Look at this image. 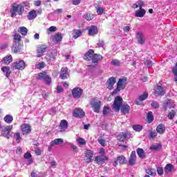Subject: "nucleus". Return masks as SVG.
<instances>
[{"label":"nucleus","instance_id":"f257e3e1","mask_svg":"<svg viewBox=\"0 0 177 177\" xmlns=\"http://www.w3.org/2000/svg\"><path fill=\"white\" fill-rule=\"evenodd\" d=\"M123 102L124 100H122V97L116 96L113 102V109L116 113H118L120 110L122 115H127V114H129L131 106H129L128 104L122 105Z\"/></svg>","mask_w":177,"mask_h":177},{"label":"nucleus","instance_id":"f03ea898","mask_svg":"<svg viewBox=\"0 0 177 177\" xmlns=\"http://www.w3.org/2000/svg\"><path fill=\"white\" fill-rule=\"evenodd\" d=\"M84 60L86 62H91V60L92 62L88 65V67L95 68L97 66L99 62L103 60V56L100 54H95V50L90 49L84 54Z\"/></svg>","mask_w":177,"mask_h":177},{"label":"nucleus","instance_id":"7ed1b4c3","mask_svg":"<svg viewBox=\"0 0 177 177\" xmlns=\"http://www.w3.org/2000/svg\"><path fill=\"white\" fill-rule=\"evenodd\" d=\"M10 13L11 17H16V13H18L19 16H23V13H24V6L21 4H17L16 3H14L12 4Z\"/></svg>","mask_w":177,"mask_h":177},{"label":"nucleus","instance_id":"20e7f679","mask_svg":"<svg viewBox=\"0 0 177 177\" xmlns=\"http://www.w3.org/2000/svg\"><path fill=\"white\" fill-rule=\"evenodd\" d=\"M127 77L120 78L117 83L116 88L111 93V96H114V95L118 93L120 91H123V89L127 86Z\"/></svg>","mask_w":177,"mask_h":177},{"label":"nucleus","instance_id":"39448f33","mask_svg":"<svg viewBox=\"0 0 177 177\" xmlns=\"http://www.w3.org/2000/svg\"><path fill=\"white\" fill-rule=\"evenodd\" d=\"M90 104L94 113H97V114L100 113V109L102 107V101L97 100V99L96 98H92L90 100Z\"/></svg>","mask_w":177,"mask_h":177},{"label":"nucleus","instance_id":"423d86ee","mask_svg":"<svg viewBox=\"0 0 177 177\" xmlns=\"http://www.w3.org/2000/svg\"><path fill=\"white\" fill-rule=\"evenodd\" d=\"M37 80H44L46 85H50L52 84V77L48 75V73L43 71L38 73V77Z\"/></svg>","mask_w":177,"mask_h":177},{"label":"nucleus","instance_id":"0eeeda50","mask_svg":"<svg viewBox=\"0 0 177 177\" xmlns=\"http://www.w3.org/2000/svg\"><path fill=\"white\" fill-rule=\"evenodd\" d=\"M12 70H21L23 71L26 68V62L24 60H19L18 62H13L11 66Z\"/></svg>","mask_w":177,"mask_h":177},{"label":"nucleus","instance_id":"6e6552de","mask_svg":"<svg viewBox=\"0 0 177 177\" xmlns=\"http://www.w3.org/2000/svg\"><path fill=\"white\" fill-rule=\"evenodd\" d=\"M48 49V45L46 44H40L37 47V57H42L44 53L46 52Z\"/></svg>","mask_w":177,"mask_h":177},{"label":"nucleus","instance_id":"1a4fd4ad","mask_svg":"<svg viewBox=\"0 0 177 177\" xmlns=\"http://www.w3.org/2000/svg\"><path fill=\"white\" fill-rule=\"evenodd\" d=\"M32 131L30 124L24 123L21 125V132L22 135H28Z\"/></svg>","mask_w":177,"mask_h":177},{"label":"nucleus","instance_id":"9d476101","mask_svg":"<svg viewBox=\"0 0 177 177\" xmlns=\"http://www.w3.org/2000/svg\"><path fill=\"white\" fill-rule=\"evenodd\" d=\"M82 93H84V90L80 87H75L72 90V95L74 99H80L82 96Z\"/></svg>","mask_w":177,"mask_h":177},{"label":"nucleus","instance_id":"9b49d317","mask_svg":"<svg viewBox=\"0 0 177 177\" xmlns=\"http://www.w3.org/2000/svg\"><path fill=\"white\" fill-rule=\"evenodd\" d=\"M73 115L76 118H84L85 117V111L81 108H75L73 110Z\"/></svg>","mask_w":177,"mask_h":177},{"label":"nucleus","instance_id":"f8f14e48","mask_svg":"<svg viewBox=\"0 0 177 177\" xmlns=\"http://www.w3.org/2000/svg\"><path fill=\"white\" fill-rule=\"evenodd\" d=\"M118 163L120 165H124V164L127 163V158H125L124 156H118L117 159L113 162V167H117V165H118Z\"/></svg>","mask_w":177,"mask_h":177},{"label":"nucleus","instance_id":"ddd939ff","mask_svg":"<svg viewBox=\"0 0 177 177\" xmlns=\"http://www.w3.org/2000/svg\"><path fill=\"white\" fill-rule=\"evenodd\" d=\"M153 95L155 96H164L165 95V91H164L162 86L157 85L153 88Z\"/></svg>","mask_w":177,"mask_h":177},{"label":"nucleus","instance_id":"4468645a","mask_svg":"<svg viewBox=\"0 0 177 177\" xmlns=\"http://www.w3.org/2000/svg\"><path fill=\"white\" fill-rule=\"evenodd\" d=\"M70 77V73H68V68L63 67L61 68L59 73V78L61 80H67Z\"/></svg>","mask_w":177,"mask_h":177},{"label":"nucleus","instance_id":"2eb2a0df","mask_svg":"<svg viewBox=\"0 0 177 177\" xmlns=\"http://www.w3.org/2000/svg\"><path fill=\"white\" fill-rule=\"evenodd\" d=\"M50 41L54 42V44H59V42H62V39H63V37L62 36L61 32H57L55 35H53L50 37Z\"/></svg>","mask_w":177,"mask_h":177},{"label":"nucleus","instance_id":"dca6fc26","mask_svg":"<svg viewBox=\"0 0 177 177\" xmlns=\"http://www.w3.org/2000/svg\"><path fill=\"white\" fill-rule=\"evenodd\" d=\"M94 161L95 164L100 165L102 162H104L105 161H109V157L106 156H97L95 157Z\"/></svg>","mask_w":177,"mask_h":177},{"label":"nucleus","instance_id":"f3484780","mask_svg":"<svg viewBox=\"0 0 177 177\" xmlns=\"http://www.w3.org/2000/svg\"><path fill=\"white\" fill-rule=\"evenodd\" d=\"M85 154V161L87 162V164H89L92 162V158L93 157V151L92 150L87 149L84 152Z\"/></svg>","mask_w":177,"mask_h":177},{"label":"nucleus","instance_id":"a211bd4d","mask_svg":"<svg viewBox=\"0 0 177 177\" xmlns=\"http://www.w3.org/2000/svg\"><path fill=\"white\" fill-rule=\"evenodd\" d=\"M57 56V51L56 50H53L51 52L46 56L47 62H53L56 57Z\"/></svg>","mask_w":177,"mask_h":177},{"label":"nucleus","instance_id":"6ab92c4d","mask_svg":"<svg viewBox=\"0 0 177 177\" xmlns=\"http://www.w3.org/2000/svg\"><path fill=\"white\" fill-rule=\"evenodd\" d=\"M13 129V125L6 126L3 130V135L7 139H10V131Z\"/></svg>","mask_w":177,"mask_h":177},{"label":"nucleus","instance_id":"aec40b11","mask_svg":"<svg viewBox=\"0 0 177 177\" xmlns=\"http://www.w3.org/2000/svg\"><path fill=\"white\" fill-rule=\"evenodd\" d=\"M64 143V140L62 138H56L53 140L48 147V149H52L53 146H59V145H63Z\"/></svg>","mask_w":177,"mask_h":177},{"label":"nucleus","instance_id":"412c9836","mask_svg":"<svg viewBox=\"0 0 177 177\" xmlns=\"http://www.w3.org/2000/svg\"><path fill=\"white\" fill-rule=\"evenodd\" d=\"M99 32V30L97 29V26H91L88 28V35L93 37L96 35Z\"/></svg>","mask_w":177,"mask_h":177},{"label":"nucleus","instance_id":"4be33fe9","mask_svg":"<svg viewBox=\"0 0 177 177\" xmlns=\"http://www.w3.org/2000/svg\"><path fill=\"white\" fill-rule=\"evenodd\" d=\"M136 162V151H133L131 153L130 158H129V165H135Z\"/></svg>","mask_w":177,"mask_h":177},{"label":"nucleus","instance_id":"5701e85b","mask_svg":"<svg viewBox=\"0 0 177 177\" xmlns=\"http://www.w3.org/2000/svg\"><path fill=\"white\" fill-rule=\"evenodd\" d=\"M115 77H111L108 79L106 84H107V88L108 89H113L114 88V84H115Z\"/></svg>","mask_w":177,"mask_h":177},{"label":"nucleus","instance_id":"b1692460","mask_svg":"<svg viewBox=\"0 0 177 177\" xmlns=\"http://www.w3.org/2000/svg\"><path fill=\"white\" fill-rule=\"evenodd\" d=\"M167 128L165 127V124L160 123L159 125L156 127V132L159 133V135H162L165 133V130Z\"/></svg>","mask_w":177,"mask_h":177},{"label":"nucleus","instance_id":"393cba45","mask_svg":"<svg viewBox=\"0 0 177 177\" xmlns=\"http://www.w3.org/2000/svg\"><path fill=\"white\" fill-rule=\"evenodd\" d=\"M136 38L140 45H143V44L146 42V39L145 38V36L143 35V34H142V32H137Z\"/></svg>","mask_w":177,"mask_h":177},{"label":"nucleus","instance_id":"a878e982","mask_svg":"<svg viewBox=\"0 0 177 177\" xmlns=\"http://www.w3.org/2000/svg\"><path fill=\"white\" fill-rule=\"evenodd\" d=\"M147 97H149V93H144L143 94L140 95L138 97V100H136V104H137V106H139V104H140V102H143V100H146Z\"/></svg>","mask_w":177,"mask_h":177},{"label":"nucleus","instance_id":"bb28decb","mask_svg":"<svg viewBox=\"0 0 177 177\" xmlns=\"http://www.w3.org/2000/svg\"><path fill=\"white\" fill-rule=\"evenodd\" d=\"M67 128H68V122H67L66 120H61L59 123V129H61V132H64Z\"/></svg>","mask_w":177,"mask_h":177},{"label":"nucleus","instance_id":"cd10ccee","mask_svg":"<svg viewBox=\"0 0 177 177\" xmlns=\"http://www.w3.org/2000/svg\"><path fill=\"white\" fill-rule=\"evenodd\" d=\"M1 62L3 64H10L13 62V57L11 55H8L2 59Z\"/></svg>","mask_w":177,"mask_h":177},{"label":"nucleus","instance_id":"c85d7f7f","mask_svg":"<svg viewBox=\"0 0 177 177\" xmlns=\"http://www.w3.org/2000/svg\"><path fill=\"white\" fill-rule=\"evenodd\" d=\"M129 135L127 133L122 132L118 136L119 142H124L125 139H129Z\"/></svg>","mask_w":177,"mask_h":177},{"label":"nucleus","instance_id":"c756f323","mask_svg":"<svg viewBox=\"0 0 177 177\" xmlns=\"http://www.w3.org/2000/svg\"><path fill=\"white\" fill-rule=\"evenodd\" d=\"M174 168H175V166H174V165L171 163L166 165L165 167V174L166 175L168 174H171V172L174 171Z\"/></svg>","mask_w":177,"mask_h":177},{"label":"nucleus","instance_id":"7c9ffc66","mask_svg":"<svg viewBox=\"0 0 177 177\" xmlns=\"http://www.w3.org/2000/svg\"><path fill=\"white\" fill-rule=\"evenodd\" d=\"M21 50V44L20 43L15 42L14 46L12 47V51L14 53H19Z\"/></svg>","mask_w":177,"mask_h":177},{"label":"nucleus","instance_id":"2f4dec72","mask_svg":"<svg viewBox=\"0 0 177 177\" xmlns=\"http://www.w3.org/2000/svg\"><path fill=\"white\" fill-rule=\"evenodd\" d=\"M1 71L6 73V77L7 78H9L10 77V74H12V71L10 70V67L9 66L1 67Z\"/></svg>","mask_w":177,"mask_h":177},{"label":"nucleus","instance_id":"473e14b6","mask_svg":"<svg viewBox=\"0 0 177 177\" xmlns=\"http://www.w3.org/2000/svg\"><path fill=\"white\" fill-rule=\"evenodd\" d=\"M24 158H25V160H28V164L34 162V160H32V155H31V153L29 151L24 153Z\"/></svg>","mask_w":177,"mask_h":177},{"label":"nucleus","instance_id":"72a5a7b5","mask_svg":"<svg viewBox=\"0 0 177 177\" xmlns=\"http://www.w3.org/2000/svg\"><path fill=\"white\" fill-rule=\"evenodd\" d=\"M36 17L37 11L35 10H30L27 15V18L28 19V20H34V19H35Z\"/></svg>","mask_w":177,"mask_h":177},{"label":"nucleus","instance_id":"f704fd0d","mask_svg":"<svg viewBox=\"0 0 177 177\" xmlns=\"http://www.w3.org/2000/svg\"><path fill=\"white\" fill-rule=\"evenodd\" d=\"M145 15H146V10H145L143 8L139 9L135 13L136 17H144Z\"/></svg>","mask_w":177,"mask_h":177},{"label":"nucleus","instance_id":"c9c22d12","mask_svg":"<svg viewBox=\"0 0 177 177\" xmlns=\"http://www.w3.org/2000/svg\"><path fill=\"white\" fill-rule=\"evenodd\" d=\"M145 172L147 174V175H150L151 176H154L157 174L156 169H153L151 167H148L145 170Z\"/></svg>","mask_w":177,"mask_h":177},{"label":"nucleus","instance_id":"e433bc0d","mask_svg":"<svg viewBox=\"0 0 177 177\" xmlns=\"http://www.w3.org/2000/svg\"><path fill=\"white\" fill-rule=\"evenodd\" d=\"M73 37L74 38V39H77V38H80V37H81V35H82V32L83 31L81 30H73Z\"/></svg>","mask_w":177,"mask_h":177},{"label":"nucleus","instance_id":"4c0bfd02","mask_svg":"<svg viewBox=\"0 0 177 177\" xmlns=\"http://www.w3.org/2000/svg\"><path fill=\"white\" fill-rule=\"evenodd\" d=\"M18 32H20L21 35L26 37V35H27V32H28V29L24 26H21L18 29Z\"/></svg>","mask_w":177,"mask_h":177},{"label":"nucleus","instance_id":"58836bf2","mask_svg":"<svg viewBox=\"0 0 177 177\" xmlns=\"http://www.w3.org/2000/svg\"><path fill=\"white\" fill-rule=\"evenodd\" d=\"M137 154L140 158H145L146 157V153H145V151L142 148H138L137 149Z\"/></svg>","mask_w":177,"mask_h":177},{"label":"nucleus","instance_id":"ea45409f","mask_svg":"<svg viewBox=\"0 0 177 177\" xmlns=\"http://www.w3.org/2000/svg\"><path fill=\"white\" fill-rule=\"evenodd\" d=\"M147 120L148 124H151L152 121H154V116L153 115V112L149 111L147 115Z\"/></svg>","mask_w":177,"mask_h":177},{"label":"nucleus","instance_id":"a19ab883","mask_svg":"<svg viewBox=\"0 0 177 177\" xmlns=\"http://www.w3.org/2000/svg\"><path fill=\"white\" fill-rule=\"evenodd\" d=\"M4 121L7 124H12V122H13V116H12L11 115H6L4 117Z\"/></svg>","mask_w":177,"mask_h":177},{"label":"nucleus","instance_id":"79ce46f5","mask_svg":"<svg viewBox=\"0 0 177 177\" xmlns=\"http://www.w3.org/2000/svg\"><path fill=\"white\" fill-rule=\"evenodd\" d=\"M84 17L87 20V21H91V20H93L95 15L93 14L87 12L84 15Z\"/></svg>","mask_w":177,"mask_h":177},{"label":"nucleus","instance_id":"37998d69","mask_svg":"<svg viewBox=\"0 0 177 177\" xmlns=\"http://www.w3.org/2000/svg\"><path fill=\"white\" fill-rule=\"evenodd\" d=\"M172 73L174 75V82L177 84V62L176 63L175 66L172 68Z\"/></svg>","mask_w":177,"mask_h":177},{"label":"nucleus","instance_id":"c03bdc74","mask_svg":"<svg viewBox=\"0 0 177 177\" xmlns=\"http://www.w3.org/2000/svg\"><path fill=\"white\" fill-rule=\"evenodd\" d=\"M133 129L136 131V132H140V131L143 129V126L141 124L133 125Z\"/></svg>","mask_w":177,"mask_h":177},{"label":"nucleus","instance_id":"a18cd8bd","mask_svg":"<svg viewBox=\"0 0 177 177\" xmlns=\"http://www.w3.org/2000/svg\"><path fill=\"white\" fill-rule=\"evenodd\" d=\"M14 41L17 42V44H19V42L21 41V35L19 34H15L14 35Z\"/></svg>","mask_w":177,"mask_h":177},{"label":"nucleus","instance_id":"49530a36","mask_svg":"<svg viewBox=\"0 0 177 177\" xmlns=\"http://www.w3.org/2000/svg\"><path fill=\"white\" fill-rule=\"evenodd\" d=\"M14 138H16L17 143H20V141L21 140V136H20V133L17 132L14 134Z\"/></svg>","mask_w":177,"mask_h":177},{"label":"nucleus","instance_id":"de8ad7c7","mask_svg":"<svg viewBox=\"0 0 177 177\" xmlns=\"http://www.w3.org/2000/svg\"><path fill=\"white\" fill-rule=\"evenodd\" d=\"M110 111V106H104L102 110V114L103 115H109V112Z\"/></svg>","mask_w":177,"mask_h":177},{"label":"nucleus","instance_id":"09e8293b","mask_svg":"<svg viewBox=\"0 0 177 177\" xmlns=\"http://www.w3.org/2000/svg\"><path fill=\"white\" fill-rule=\"evenodd\" d=\"M175 114H176V111L171 110L169 114H168V118L169 120H174V118L175 117Z\"/></svg>","mask_w":177,"mask_h":177},{"label":"nucleus","instance_id":"8fccbe9b","mask_svg":"<svg viewBox=\"0 0 177 177\" xmlns=\"http://www.w3.org/2000/svg\"><path fill=\"white\" fill-rule=\"evenodd\" d=\"M57 31V28L56 26H50L47 29V34H50V32H55Z\"/></svg>","mask_w":177,"mask_h":177},{"label":"nucleus","instance_id":"3c124183","mask_svg":"<svg viewBox=\"0 0 177 177\" xmlns=\"http://www.w3.org/2000/svg\"><path fill=\"white\" fill-rule=\"evenodd\" d=\"M97 142H98V143H100V145H101V146H103L104 147L107 146L105 139L98 138Z\"/></svg>","mask_w":177,"mask_h":177},{"label":"nucleus","instance_id":"603ef678","mask_svg":"<svg viewBox=\"0 0 177 177\" xmlns=\"http://www.w3.org/2000/svg\"><path fill=\"white\" fill-rule=\"evenodd\" d=\"M77 142L79 143V145H81L82 146L86 145V141H85V139L82 138H77Z\"/></svg>","mask_w":177,"mask_h":177},{"label":"nucleus","instance_id":"864d4df0","mask_svg":"<svg viewBox=\"0 0 177 177\" xmlns=\"http://www.w3.org/2000/svg\"><path fill=\"white\" fill-rule=\"evenodd\" d=\"M151 150H154L155 151H157L159 149H161V145L158 144L157 145H153L150 147Z\"/></svg>","mask_w":177,"mask_h":177},{"label":"nucleus","instance_id":"5fc2aeb1","mask_svg":"<svg viewBox=\"0 0 177 177\" xmlns=\"http://www.w3.org/2000/svg\"><path fill=\"white\" fill-rule=\"evenodd\" d=\"M151 107H153V109H158V107H160V104H158V102L157 101H153L151 102Z\"/></svg>","mask_w":177,"mask_h":177},{"label":"nucleus","instance_id":"6e6d98bb","mask_svg":"<svg viewBox=\"0 0 177 177\" xmlns=\"http://www.w3.org/2000/svg\"><path fill=\"white\" fill-rule=\"evenodd\" d=\"M111 63L113 66H121V62L118 59H113Z\"/></svg>","mask_w":177,"mask_h":177},{"label":"nucleus","instance_id":"4d7b16f0","mask_svg":"<svg viewBox=\"0 0 177 177\" xmlns=\"http://www.w3.org/2000/svg\"><path fill=\"white\" fill-rule=\"evenodd\" d=\"M158 133H157V131H151L149 133V138L150 139H154V138H156L157 136Z\"/></svg>","mask_w":177,"mask_h":177},{"label":"nucleus","instance_id":"13d9d810","mask_svg":"<svg viewBox=\"0 0 177 177\" xmlns=\"http://www.w3.org/2000/svg\"><path fill=\"white\" fill-rule=\"evenodd\" d=\"M157 172L158 175H159L160 176L164 175V169H162V167H158Z\"/></svg>","mask_w":177,"mask_h":177},{"label":"nucleus","instance_id":"bf43d9fd","mask_svg":"<svg viewBox=\"0 0 177 177\" xmlns=\"http://www.w3.org/2000/svg\"><path fill=\"white\" fill-rule=\"evenodd\" d=\"M37 68H44L45 67V62H39L37 65H36Z\"/></svg>","mask_w":177,"mask_h":177},{"label":"nucleus","instance_id":"052dcab7","mask_svg":"<svg viewBox=\"0 0 177 177\" xmlns=\"http://www.w3.org/2000/svg\"><path fill=\"white\" fill-rule=\"evenodd\" d=\"M104 12V8L98 7L97 8V15H103V12Z\"/></svg>","mask_w":177,"mask_h":177},{"label":"nucleus","instance_id":"680f3d73","mask_svg":"<svg viewBox=\"0 0 177 177\" xmlns=\"http://www.w3.org/2000/svg\"><path fill=\"white\" fill-rule=\"evenodd\" d=\"M145 64L148 67V68H150L151 66H153V62L151 61H145Z\"/></svg>","mask_w":177,"mask_h":177},{"label":"nucleus","instance_id":"e2e57ef3","mask_svg":"<svg viewBox=\"0 0 177 177\" xmlns=\"http://www.w3.org/2000/svg\"><path fill=\"white\" fill-rule=\"evenodd\" d=\"M57 93H62L64 92V89L63 88V87H62L60 86H57Z\"/></svg>","mask_w":177,"mask_h":177},{"label":"nucleus","instance_id":"0e129e2a","mask_svg":"<svg viewBox=\"0 0 177 177\" xmlns=\"http://www.w3.org/2000/svg\"><path fill=\"white\" fill-rule=\"evenodd\" d=\"M137 3L138 5V8H140V9H143V6L145 5V3H143V1H137Z\"/></svg>","mask_w":177,"mask_h":177},{"label":"nucleus","instance_id":"69168bd1","mask_svg":"<svg viewBox=\"0 0 177 177\" xmlns=\"http://www.w3.org/2000/svg\"><path fill=\"white\" fill-rule=\"evenodd\" d=\"M99 153L101 154L100 156H106V152L104 151V148H100L99 150Z\"/></svg>","mask_w":177,"mask_h":177},{"label":"nucleus","instance_id":"338daca9","mask_svg":"<svg viewBox=\"0 0 177 177\" xmlns=\"http://www.w3.org/2000/svg\"><path fill=\"white\" fill-rule=\"evenodd\" d=\"M97 46H100V48H103V46H104V41L103 40H100Z\"/></svg>","mask_w":177,"mask_h":177},{"label":"nucleus","instance_id":"774afa93","mask_svg":"<svg viewBox=\"0 0 177 177\" xmlns=\"http://www.w3.org/2000/svg\"><path fill=\"white\" fill-rule=\"evenodd\" d=\"M73 5H80L81 3V0H72Z\"/></svg>","mask_w":177,"mask_h":177}]
</instances>
